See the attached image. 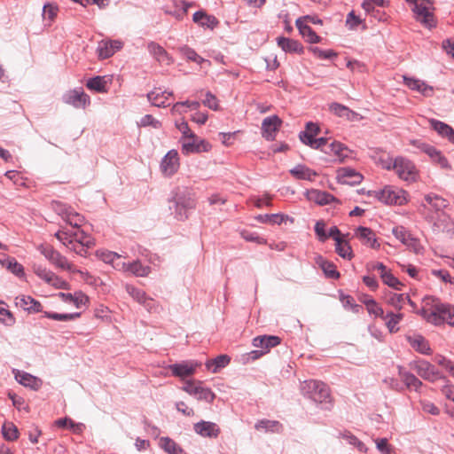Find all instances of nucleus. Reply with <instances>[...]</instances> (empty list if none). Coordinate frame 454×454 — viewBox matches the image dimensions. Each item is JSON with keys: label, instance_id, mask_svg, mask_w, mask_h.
<instances>
[{"label": "nucleus", "instance_id": "nucleus-1", "mask_svg": "<svg viewBox=\"0 0 454 454\" xmlns=\"http://www.w3.org/2000/svg\"><path fill=\"white\" fill-rule=\"evenodd\" d=\"M168 208L174 217L178 221L188 218L189 213L195 207V199L192 192L186 187H177L172 192L168 200Z\"/></svg>", "mask_w": 454, "mask_h": 454}, {"label": "nucleus", "instance_id": "nucleus-2", "mask_svg": "<svg viewBox=\"0 0 454 454\" xmlns=\"http://www.w3.org/2000/svg\"><path fill=\"white\" fill-rule=\"evenodd\" d=\"M55 237L64 246L69 247L80 255H85L87 254V248L94 244L92 238L81 228L75 230H59L55 233Z\"/></svg>", "mask_w": 454, "mask_h": 454}, {"label": "nucleus", "instance_id": "nucleus-3", "mask_svg": "<svg viewBox=\"0 0 454 454\" xmlns=\"http://www.w3.org/2000/svg\"><path fill=\"white\" fill-rule=\"evenodd\" d=\"M409 4L412 5L411 11L414 19L423 27L432 29L436 27L437 20L434 17L433 2L431 0H405Z\"/></svg>", "mask_w": 454, "mask_h": 454}, {"label": "nucleus", "instance_id": "nucleus-4", "mask_svg": "<svg viewBox=\"0 0 454 454\" xmlns=\"http://www.w3.org/2000/svg\"><path fill=\"white\" fill-rule=\"evenodd\" d=\"M301 394L316 403H327L330 399L329 388L322 381L309 380L301 384Z\"/></svg>", "mask_w": 454, "mask_h": 454}, {"label": "nucleus", "instance_id": "nucleus-5", "mask_svg": "<svg viewBox=\"0 0 454 454\" xmlns=\"http://www.w3.org/2000/svg\"><path fill=\"white\" fill-rule=\"evenodd\" d=\"M374 196L385 204L403 205L407 201V193L403 189L394 186H385L373 192Z\"/></svg>", "mask_w": 454, "mask_h": 454}, {"label": "nucleus", "instance_id": "nucleus-6", "mask_svg": "<svg viewBox=\"0 0 454 454\" xmlns=\"http://www.w3.org/2000/svg\"><path fill=\"white\" fill-rule=\"evenodd\" d=\"M387 168H393L399 178L406 182H414L418 176L415 165L410 160L403 157L395 158L392 166L389 165Z\"/></svg>", "mask_w": 454, "mask_h": 454}, {"label": "nucleus", "instance_id": "nucleus-7", "mask_svg": "<svg viewBox=\"0 0 454 454\" xmlns=\"http://www.w3.org/2000/svg\"><path fill=\"white\" fill-rule=\"evenodd\" d=\"M410 367L415 370L419 377L428 381L434 382L437 379H445L440 375L434 365L426 360L413 361L410 364Z\"/></svg>", "mask_w": 454, "mask_h": 454}, {"label": "nucleus", "instance_id": "nucleus-8", "mask_svg": "<svg viewBox=\"0 0 454 454\" xmlns=\"http://www.w3.org/2000/svg\"><path fill=\"white\" fill-rule=\"evenodd\" d=\"M63 101L75 108H85L90 104V97L81 88L74 89L66 93L63 96Z\"/></svg>", "mask_w": 454, "mask_h": 454}, {"label": "nucleus", "instance_id": "nucleus-9", "mask_svg": "<svg viewBox=\"0 0 454 454\" xmlns=\"http://www.w3.org/2000/svg\"><path fill=\"white\" fill-rule=\"evenodd\" d=\"M440 302V301L433 296H428L424 299L425 306L418 314H419L423 318H425L427 322L434 324V325H439V322L441 321L438 316V313L435 310L436 304Z\"/></svg>", "mask_w": 454, "mask_h": 454}, {"label": "nucleus", "instance_id": "nucleus-10", "mask_svg": "<svg viewBox=\"0 0 454 454\" xmlns=\"http://www.w3.org/2000/svg\"><path fill=\"white\" fill-rule=\"evenodd\" d=\"M56 210L62 216V218L72 227L71 230L80 229L84 217L80 214L74 212L71 207L63 204H57Z\"/></svg>", "mask_w": 454, "mask_h": 454}, {"label": "nucleus", "instance_id": "nucleus-11", "mask_svg": "<svg viewBox=\"0 0 454 454\" xmlns=\"http://www.w3.org/2000/svg\"><path fill=\"white\" fill-rule=\"evenodd\" d=\"M39 250L43 256L52 264L63 270H71V265L67 258L49 245H42Z\"/></svg>", "mask_w": 454, "mask_h": 454}, {"label": "nucleus", "instance_id": "nucleus-12", "mask_svg": "<svg viewBox=\"0 0 454 454\" xmlns=\"http://www.w3.org/2000/svg\"><path fill=\"white\" fill-rule=\"evenodd\" d=\"M200 364L192 360L183 361L169 365V370L173 376L184 379L194 374L196 368Z\"/></svg>", "mask_w": 454, "mask_h": 454}, {"label": "nucleus", "instance_id": "nucleus-13", "mask_svg": "<svg viewBox=\"0 0 454 454\" xmlns=\"http://www.w3.org/2000/svg\"><path fill=\"white\" fill-rule=\"evenodd\" d=\"M114 268L118 270L132 273L137 277H146L151 272V268L142 264L138 260L133 261L132 262H118Z\"/></svg>", "mask_w": 454, "mask_h": 454}, {"label": "nucleus", "instance_id": "nucleus-14", "mask_svg": "<svg viewBox=\"0 0 454 454\" xmlns=\"http://www.w3.org/2000/svg\"><path fill=\"white\" fill-rule=\"evenodd\" d=\"M210 145L203 139H200L195 134L194 137H188L182 141V152L184 154L207 152Z\"/></svg>", "mask_w": 454, "mask_h": 454}, {"label": "nucleus", "instance_id": "nucleus-15", "mask_svg": "<svg viewBox=\"0 0 454 454\" xmlns=\"http://www.w3.org/2000/svg\"><path fill=\"white\" fill-rule=\"evenodd\" d=\"M281 124L282 120L278 115L266 117L262 123V137L268 141L274 140L275 134L279 129Z\"/></svg>", "mask_w": 454, "mask_h": 454}, {"label": "nucleus", "instance_id": "nucleus-16", "mask_svg": "<svg viewBox=\"0 0 454 454\" xmlns=\"http://www.w3.org/2000/svg\"><path fill=\"white\" fill-rule=\"evenodd\" d=\"M179 167L178 153L176 150H170L162 158L160 162V169L165 176H170L174 175Z\"/></svg>", "mask_w": 454, "mask_h": 454}, {"label": "nucleus", "instance_id": "nucleus-17", "mask_svg": "<svg viewBox=\"0 0 454 454\" xmlns=\"http://www.w3.org/2000/svg\"><path fill=\"white\" fill-rule=\"evenodd\" d=\"M363 176L351 168H340L337 171V180L340 184L356 185L363 181Z\"/></svg>", "mask_w": 454, "mask_h": 454}, {"label": "nucleus", "instance_id": "nucleus-18", "mask_svg": "<svg viewBox=\"0 0 454 454\" xmlns=\"http://www.w3.org/2000/svg\"><path fill=\"white\" fill-rule=\"evenodd\" d=\"M121 47L122 43L119 40H102L98 43L97 49L98 58L101 59H108L121 49Z\"/></svg>", "mask_w": 454, "mask_h": 454}, {"label": "nucleus", "instance_id": "nucleus-19", "mask_svg": "<svg viewBox=\"0 0 454 454\" xmlns=\"http://www.w3.org/2000/svg\"><path fill=\"white\" fill-rule=\"evenodd\" d=\"M193 429L200 436L208 438H216L221 432L217 424L205 420L195 423Z\"/></svg>", "mask_w": 454, "mask_h": 454}, {"label": "nucleus", "instance_id": "nucleus-20", "mask_svg": "<svg viewBox=\"0 0 454 454\" xmlns=\"http://www.w3.org/2000/svg\"><path fill=\"white\" fill-rule=\"evenodd\" d=\"M13 373L15 380L26 387H29L33 390H38L42 387L43 381L39 378L28 372L13 370Z\"/></svg>", "mask_w": 454, "mask_h": 454}, {"label": "nucleus", "instance_id": "nucleus-21", "mask_svg": "<svg viewBox=\"0 0 454 454\" xmlns=\"http://www.w3.org/2000/svg\"><path fill=\"white\" fill-rule=\"evenodd\" d=\"M149 53L160 64L170 65L173 62L172 58L167 51L155 42H150L147 44Z\"/></svg>", "mask_w": 454, "mask_h": 454}, {"label": "nucleus", "instance_id": "nucleus-22", "mask_svg": "<svg viewBox=\"0 0 454 454\" xmlns=\"http://www.w3.org/2000/svg\"><path fill=\"white\" fill-rule=\"evenodd\" d=\"M280 343L281 339L276 335H261L253 340V345L255 348H262L265 351V354L268 353L270 348L277 347Z\"/></svg>", "mask_w": 454, "mask_h": 454}, {"label": "nucleus", "instance_id": "nucleus-23", "mask_svg": "<svg viewBox=\"0 0 454 454\" xmlns=\"http://www.w3.org/2000/svg\"><path fill=\"white\" fill-rule=\"evenodd\" d=\"M307 198L309 200L313 201L320 206L329 205L332 202L338 201V200L331 193L317 189H311L308 191Z\"/></svg>", "mask_w": 454, "mask_h": 454}, {"label": "nucleus", "instance_id": "nucleus-24", "mask_svg": "<svg viewBox=\"0 0 454 454\" xmlns=\"http://www.w3.org/2000/svg\"><path fill=\"white\" fill-rule=\"evenodd\" d=\"M404 83L412 90H417L425 97H431L434 92L432 86L427 84L424 81L419 79L403 76Z\"/></svg>", "mask_w": 454, "mask_h": 454}, {"label": "nucleus", "instance_id": "nucleus-25", "mask_svg": "<svg viewBox=\"0 0 454 454\" xmlns=\"http://www.w3.org/2000/svg\"><path fill=\"white\" fill-rule=\"evenodd\" d=\"M192 20L200 27L209 28L211 30L219 25V20L214 15H209L201 10L193 13Z\"/></svg>", "mask_w": 454, "mask_h": 454}, {"label": "nucleus", "instance_id": "nucleus-26", "mask_svg": "<svg viewBox=\"0 0 454 454\" xmlns=\"http://www.w3.org/2000/svg\"><path fill=\"white\" fill-rule=\"evenodd\" d=\"M277 43L278 47L286 53H297L301 55L304 52L302 44L297 40L281 36L277 39Z\"/></svg>", "mask_w": 454, "mask_h": 454}, {"label": "nucleus", "instance_id": "nucleus-27", "mask_svg": "<svg viewBox=\"0 0 454 454\" xmlns=\"http://www.w3.org/2000/svg\"><path fill=\"white\" fill-rule=\"evenodd\" d=\"M435 310L441 320L439 325L447 323L454 326V307L440 301L436 304Z\"/></svg>", "mask_w": 454, "mask_h": 454}, {"label": "nucleus", "instance_id": "nucleus-28", "mask_svg": "<svg viewBox=\"0 0 454 454\" xmlns=\"http://www.w3.org/2000/svg\"><path fill=\"white\" fill-rule=\"evenodd\" d=\"M16 305L20 306L28 313L41 312L43 309L42 304L29 295H22L16 298Z\"/></svg>", "mask_w": 454, "mask_h": 454}, {"label": "nucleus", "instance_id": "nucleus-29", "mask_svg": "<svg viewBox=\"0 0 454 454\" xmlns=\"http://www.w3.org/2000/svg\"><path fill=\"white\" fill-rule=\"evenodd\" d=\"M295 25L301 36L309 43H320L322 38L306 23L302 22V19H297Z\"/></svg>", "mask_w": 454, "mask_h": 454}, {"label": "nucleus", "instance_id": "nucleus-30", "mask_svg": "<svg viewBox=\"0 0 454 454\" xmlns=\"http://www.w3.org/2000/svg\"><path fill=\"white\" fill-rule=\"evenodd\" d=\"M429 122L430 127L435 130L438 135L454 144V129L449 124L435 119H431Z\"/></svg>", "mask_w": 454, "mask_h": 454}, {"label": "nucleus", "instance_id": "nucleus-31", "mask_svg": "<svg viewBox=\"0 0 454 454\" xmlns=\"http://www.w3.org/2000/svg\"><path fill=\"white\" fill-rule=\"evenodd\" d=\"M407 340L412 348H414L416 351L423 355L431 354L430 345L422 335L415 334L413 336H407Z\"/></svg>", "mask_w": 454, "mask_h": 454}, {"label": "nucleus", "instance_id": "nucleus-32", "mask_svg": "<svg viewBox=\"0 0 454 454\" xmlns=\"http://www.w3.org/2000/svg\"><path fill=\"white\" fill-rule=\"evenodd\" d=\"M290 174L299 180H309L311 181L315 176H317V172L308 168L304 164H298L290 169Z\"/></svg>", "mask_w": 454, "mask_h": 454}, {"label": "nucleus", "instance_id": "nucleus-33", "mask_svg": "<svg viewBox=\"0 0 454 454\" xmlns=\"http://www.w3.org/2000/svg\"><path fill=\"white\" fill-rule=\"evenodd\" d=\"M167 90H161L160 89H155L147 93L146 97L148 101L154 106L157 107H167L168 104H166Z\"/></svg>", "mask_w": 454, "mask_h": 454}, {"label": "nucleus", "instance_id": "nucleus-34", "mask_svg": "<svg viewBox=\"0 0 454 454\" xmlns=\"http://www.w3.org/2000/svg\"><path fill=\"white\" fill-rule=\"evenodd\" d=\"M398 373L407 387L413 388L418 391L422 386V381L420 380H419L414 374L404 371L402 366H398Z\"/></svg>", "mask_w": 454, "mask_h": 454}, {"label": "nucleus", "instance_id": "nucleus-35", "mask_svg": "<svg viewBox=\"0 0 454 454\" xmlns=\"http://www.w3.org/2000/svg\"><path fill=\"white\" fill-rule=\"evenodd\" d=\"M0 263L3 267L6 268L17 277H22L24 275L23 266L19 263L13 257L7 256L5 258L0 259Z\"/></svg>", "mask_w": 454, "mask_h": 454}, {"label": "nucleus", "instance_id": "nucleus-36", "mask_svg": "<svg viewBox=\"0 0 454 454\" xmlns=\"http://www.w3.org/2000/svg\"><path fill=\"white\" fill-rule=\"evenodd\" d=\"M160 446L168 454H186L181 446L169 437H161Z\"/></svg>", "mask_w": 454, "mask_h": 454}, {"label": "nucleus", "instance_id": "nucleus-37", "mask_svg": "<svg viewBox=\"0 0 454 454\" xmlns=\"http://www.w3.org/2000/svg\"><path fill=\"white\" fill-rule=\"evenodd\" d=\"M231 362V357L227 355H219L212 360L206 363L207 368L215 373L220 369L226 367Z\"/></svg>", "mask_w": 454, "mask_h": 454}, {"label": "nucleus", "instance_id": "nucleus-38", "mask_svg": "<svg viewBox=\"0 0 454 454\" xmlns=\"http://www.w3.org/2000/svg\"><path fill=\"white\" fill-rule=\"evenodd\" d=\"M256 430H264L265 432L279 433L283 429V426L277 420L261 419L255 426Z\"/></svg>", "mask_w": 454, "mask_h": 454}, {"label": "nucleus", "instance_id": "nucleus-39", "mask_svg": "<svg viewBox=\"0 0 454 454\" xmlns=\"http://www.w3.org/2000/svg\"><path fill=\"white\" fill-rule=\"evenodd\" d=\"M86 87L93 91L103 93L107 91V82L105 76H95L90 78L86 82Z\"/></svg>", "mask_w": 454, "mask_h": 454}, {"label": "nucleus", "instance_id": "nucleus-40", "mask_svg": "<svg viewBox=\"0 0 454 454\" xmlns=\"http://www.w3.org/2000/svg\"><path fill=\"white\" fill-rule=\"evenodd\" d=\"M317 263L320 266L325 275L327 278L337 279L340 278V273L335 268V265L333 262H330L324 259L322 256H318L317 259Z\"/></svg>", "mask_w": 454, "mask_h": 454}, {"label": "nucleus", "instance_id": "nucleus-41", "mask_svg": "<svg viewBox=\"0 0 454 454\" xmlns=\"http://www.w3.org/2000/svg\"><path fill=\"white\" fill-rule=\"evenodd\" d=\"M356 236L370 245L371 247L375 248L380 247L377 239L374 237L372 231L370 228L359 226L356 231Z\"/></svg>", "mask_w": 454, "mask_h": 454}, {"label": "nucleus", "instance_id": "nucleus-42", "mask_svg": "<svg viewBox=\"0 0 454 454\" xmlns=\"http://www.w3.org/2000/svg\"><path fill=\"white\" fill-rule=\"evenodd\" d=\"M425 201L429 204L435 211H441L449 205L448 201L435 193H428L425 196Z\"/></svg>", "mask_w": 454, "mask_h": 454}, {"label": "nucleus", "instance_id": "nucleus-43", "mask_svg": "<svg viewBox=\"0 0 454 454\" xmlns=\"http://www.w3.org/2000/svg\"><path fill=\"white\" fill-rule=\"evenodd\" d=\"M405 299H408V294L388 292L385 295L386 302L398 310L403 308Z\"/></svg>", "mask_w": 454, "mask_h": 454}, {"label": "nucleus", "instance_id": "nucleus-44", "mask_svg": "<svg viewBox=\"0 0 454 454\" xmlns=\"http://www.w3.org/2000/svg\"><path fill=\"white\" fill-rule=\"evenodd\" d=\"M403 314L402 313L395 314L393 312H387L382 318L386 320V325L389 332L396 333L399 330L397 325L403 319Z\"/></svg>", "mask_w": 454, "mask_h": 454}, {"label": "nucleus", "instance_id": "nucleus-45", "mask_svg": "<svg viewBox=\"0 0 454 454\" xmlns=\"http://www.w3.org/2000/svg\"><path fill=\"white\" fill-rule=\"evenodd\" d=\"M43 316L46 318L57 320V321H72L78 318L81 316L80 312L74 313H57L51 311H44Z\"/></svg>", "mask_w": 454, "mask_h": 454}, {"label": "nucleus", "instance_id": "nucleus-46", "mask_svg": "<svg viewBox=\"0 0 454 454\" xmlns=\"http://www.w3.org/2000/svg\"><path fill=\"white\" fill-rule=\"evenodd\" d=\"M3 437L9 442H13L19 438V430L12 422H5L2 426Z\"/></svg>", "mask_w": 454, "mask_h": 454}, {"label": "nucleus", "instance_id": "nucleus-47", "mask_svg": "<svg viewBox=\"0 0 454 454\" xmlns=\"http://www.w3.org/2000/svg\"><path fill=\"white\" fill-rule=\"evenodd\" d=\"M335 251L343 259L350 260L353 256L351 247L348 242L343 239L340 241L336 242Z\"/></svg>", "mask_w": 454, "mask_h": 454}, {"label": "nucleus", "instance_id": "nucleus-48", "mask_svg": "<svg viewBox=\"0 0 454 454\" xmlns=\"http://www.w3.org/2000/svg\"><path fill=\"white\" fill-rule=\"evenodd\" d=\"M330 110L337 116L346 117L347 119H350V116L355 114V112L348 107L336 102L331 104Z\"/></svg>", "mask_w": 454, "mask_h": 454}, {"label": "nucleus", "instance_id": "nucleus-49", "mask_svg": "<svg viewBox=\"0 0 454 454\" xmlns=\"http://www.w3.org/2000/svg\"><path fill=\"white\" fill-rule=\"evenodd\" d=\"M333 152L332 156H334L335 160L340 162L343 161L348 157V149L340 142L333 141Z\"/></svg>", "mask_w": 454, "mask_h": 454}, {"label": "nucleus", "instance_id": "nucleus-50", "mask_svg": "<svg viewBox=\"0 0 454 454\" xmlns=\"http://www.w3.org/2000/svg\"><path fill=\"white\" fill-rule=\"evenodd\" d=\"M33 270L35 274L39 277L41 279L44 280L47 284H49L53 278L54 273L48 270L46 267L35 263L33 265Z\"/></svg>", "mask_w": 454, "mask_h": 454}, {"label": "nucleus", "instance_id": "nucleus-51", "mask_svg": "<svg viewBox=\"0 0 454 454\" xmlns=\"http://www.w3.org/2000/svg\"><path fill=\"white\" fill-rule=\"evenodd\" d=\"M286 215L283 214H265L259 215L256 219L260 223H270L273 224H280L284 222Z\"/></svg>", "mask_w": 454, "mask_h": 454}, {"label": "nucleus", "instance_id": "nucleus-52", "mask_svg": "<svg viewBox=\"0 0 454 454\" xmlns=\"http://www.w3.org/2000/svg\"><path fill=\"white\" fill-rule=\"evenodd\" d=\"M381 279L384 284L395 290H401V287L403 286V284L400 282V280L395 278L390 271L387 274H381Z\"/></svg>", "mask_w": 454, "mask_h": 454}, {"label": "nucleus", "instance_id": "nucleus-53", "mask_svg": "<svg viewBox=\"0 0 454 454\" xmlns=\"http://www.w3.org/2000/svg\"><path fill=\"white\" fill-rule=\"evenodd\" d=\"M310 51L320 59H331L337 57V52L333 50H322L319 47H311Z\"/></svg>", "mask_w": 454, "mask_h": 454}, {"label": "nucleus", "instance_id": "nucleus-54", "mask_svg": "<svg viewBox=\"0 0 454 454\" xmlns=\"http://www.w3.org/2000/svg\"><path fill=\"white\" fill-rule=\"evenodd\" d=\"M59 8L57 5L52 4H45L43 8V20H48L49 23H51L54 18L57 16Z\"/></svg>", "mask_w": 454, "mask_h": 454}, {"label": "nucleus", "instance_id": "nucleus-55", "mask_svg": "<svg viewBox=\"0 0 454 454\" xmlns=\"http://www.w3.org/2000/svg\"><path fill=\"white\" fill-rule=\"evenodd\" d=\"M392 233L396 239L401 241L403 244L407 241L409 237H411V232L403 226H395L392 229Z\"/></svg>", "mask_w": 454, "mask_h": 454}, {"label": "nucleus", "instance_id": "nucleus-56", "mask_svg": "<svg viewBox=\"0 0 454 454\" xmlns=\"http://www.w3.org/2000/svg\"><path fill=\"white\" fill-rule=\"evenodd\" d=\"M126 291L138 303L141 304L142 301H145V297L146 294L143 290L137 288L133 286L127 285Z\"/></svg>", "mask_w": 454, "mask_h": 454}, {"label": "nucleus", "instance_id": "nucleus-57", "mask_svg": "<svg viewBox=\"0 0 454 454\" xmlns=\"http://www.w3.org/2000/svg\"><path fill=\"white\" fill-rule=\"evenodd\" d=\"M202 382H193V381H187L183 386L182 389L188 393L190 395H192L196 398L198 394L200 393V388L202 387Z\"/></svg>", "mask_w": 454, "mask_h": 454}, {"label": "nucleus", "instance_id": "nucleus-58", "mask_svg": "<svg viewBox=\"0 0 454 454\" xmlns=\"http://www.w3.org/2000/svg\"><path fill=\"white\" fill-rule=\"evenodd\" d=\"M215 398V395L213 391L208 387H202L200 390V393L196 396V399L199 401H205L207 403H212Z\"/></svg>", "mask_w": 454, "mask_h": 454}, {"label": "nucleus", "instance_id": "nucleus-59", "mask_svg": "<svg viewBox=\"0 0 454 454\" xmlns=\"http://www.w3.org/2000/svg\"><path fill=\"white\" fill-rule=\"evenodd\" d=\"M0 322L6 326H12L15 324V317L9 309L0 307Z\"/></svg>", "mask_w": 454, "mask_h": 454}, {"label": "nucleus", "instance_id": "nucleus-60", "mask_svg": "<svg viewBox=\"0 0 454 454\" xmlns=\"http://www.w3.org/2000/svg\"><path fill=\"white\" fill-rule=\"evenodd\" d=\"M139 125L142 127L152 126L154 129H160L161 122L151 114H145L140 119Z\"/></svg>", "mask_w": 454, "mask_h": 454}, {"label": "nucleus", "instance_id": "nucleus-61", "mask_svg": "<svg viewBox=\"0 0 454 454\" xmlns=\"http://www.w3.org/2000/svg\"><path fill=\"white\" fill-rule=\"evenodd\" d=\"M101 259L106 263H111L114 267L116 263L121 262L120 261L121 255L115 252L106 251L103 252L101 254Z\"/></svg>", "mask_w": 454, "mask_h": 454}, {"label": "nucleus", "instance_id": "nucleus-62", "mask_svg": "<svg viewBox=\"0 0 454 454\" xmlns=\"http://www.w3.org/2000/svg\"><path fill=\"white\" fill-rule=\"evenodd\" d=\"M177 129L182 133V141L188 137H194V133L190 129L188 123L185 121L176 122Z\"/></svg>", "mask_w": 454, "mask_h": 454}, {"label": "nucleus", "instance_id": "nucleus-63", "mask_svg": "<svg viewBox=\"0 0 454 454\" xmlns=\"http://www.w3.org/2000/svg\"><path fill=\"white\" fill-rule=\"evenodd\" d=\"M314 231L317 239L321 242H325L327 239V233L325 231V223L323 220H319L316 223Z\"/></svg>", "mask_w": 454, "mask_h": 454}, {"label": "nucleus", "instance_id": "nucleus-64", "mask_svg": "<svg viewBox=\"0 0 454 454\" xmlns=\"http://www.w3.org/2000/svg\"><path fill=\"white\" fill-rule=\"evenodd\" d=\"M376 448L381 454H393V449L388 444L387 438L375 440Z\"/></svg>", "mask_w": 454, "mask_h": 454}]
</instances>
